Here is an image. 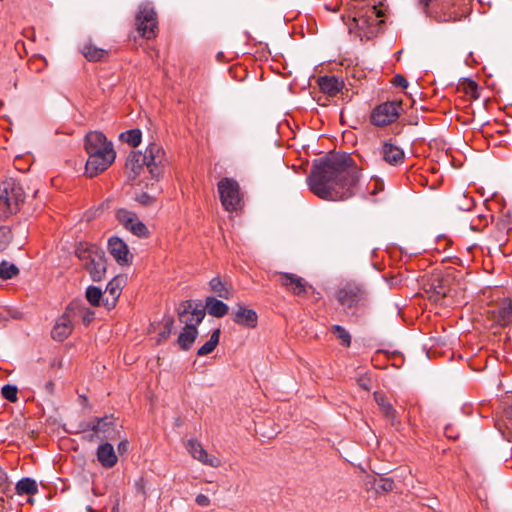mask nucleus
Segmentation results:
<instances>
[{
  "instance_id": "46",
  "label": "nucleus",
  "mask_w": 512,
  "mask_h": 512,
  "mask_svg": "<svg viewBox=\"0 0 512 512\" xmlns=\"http://www.w3.org/2000/svg\"><path fill=\"white\" fill-rule=\"evenodd\" d=\"M195 502L201 507H207L210 505L209 497L204 494H198L196 496Z\"/></svg>"
},
{
  "instance_id": "5",
  "label": "nucleus",
  "mask_w": 512,
  "mask_h": 512,
  "mask_svg": "<svg viewBox=\"0 0 512 512\" xmlns=\"http://www.w3.org/2000/svg\"><path fill=\"white\" fill-rule=\"evenodd\" d=\"M335 298L343 308L355 310L367 303L368 294L362 284L349 281L337 289Z\"/></svg>"
},
{
  "instance_id": "40",
  "label": "nucleus",
  "mask_w": 512,
  "mask_h": 512,
  "mask_svg": "<svg viewBox=\"0 0 512 512\" xmlns=\"http://www.w3.org/2000/svg\"><path fill=\"white\" fill-rule=\"evenodd\" d=\"M501 423L505 429L508 430L509 434L512 436V406H509L504 409Z\"/></svg>"
},
{
  "instance_id": "48",
  "label": "nucleus",
  "mask_w": 512,
  "mask_h": 512,
  "mask_svg": "<svg viewBox=\"0 0 512 512\" xmlns=\"http://www.w3.org/2000/svg\"><path fill=\"white\" fill-rule=\"evenodd\" d=\"M128 445H129V443H128V441H127V440H123V441H121V442L118 444V447H117V448H118V452H119L120 454L126 453V452H127V450H128Z\"/></svg>"
},
{
  "instance_id": "39",
  "label": "nucleus",
  "mask_w": 512,
  "mask_h": 512,
  "mask_svg": "<svg viewBox=\"0 0 512 512\" xmlns=\"http://www.w3.org/2000/svg\"><path fill=\"white\" fill-rule=\"evenodd\" d=\"M12 240V232L9 226H0V252L5 250Z\"/></svg>"
},
{
  "instance_id": "43",
  "label": "nucleus",
  "mask_w": 512,
  "mask_h": 512,
  "mask_svg": "<svg viewBox=\"0 0 512 512\" xmlns=\"http://www.w3.org/2000/svg\"><path fill=\"white\" fill-rule=\"evenodd\" d=\"M433 1L434 0H418L419 7L428 17H430V12L433 11L435 7V3H433Z\"/></svg>"
},
{
  "instance_id": "32",
  "label": "nucleus",
  "mask_w": 512,
  "mask_h": 512,
  "mask_svg": "<svg viewBox=\"0 0 512 512\" xmlns=\"http://www.w3.org/2000/svg\"><path fill=\"white\" fill-rule=\"evenodd\" d=\"M15 489L18 495H35L38 492L37 483L31 478L19 480Z\"/></svg>"
},
{
  "instance_id": "2",
  "label": "nucleus",
  "mask_w": 512,
  "mask_h": 512,
  "mask_svg": "<svg viewBox=\"0 0 512 512\" xmlns=\"http://www.w3.org/2000/svg\"><path fill=\"white\" fill-rule=\"evenodd\" d=\"M84 147L88 155L85 174L90 178L108 169L116 158L113 143L108 141L102 132L91 131L87 133Z\"/></svg>"
},
{
  "instance_id": "3",
  "label": "nucleus",
  "mask_w": 512,
  "mask_h": 512,
  "mask_svg": "<svg viewBox=\"0 0 512 512\" xmlns=\"http://www.w3.org/2000/svg\"><path fill=\"white\" fill-rule=\"evenodd\" d=\"M471 0H439L435 3L430 18L437 22H456L470 12Z\"/></svg>"
},
{
  "instance_id": "28",
  "label": "nucleus",
  "mask_w": 512,
  "mask_h": 512,
  "mask_svg": "<svg viewBox=\"0 0 512 512\" xmlns=\"http://www.w3.org/2000/svg\"><path fill=\"white\" fill-rule=\"evenodd\" d=\"M210 289L218 297L223 299H230L233 295V290L230 285L223 282L220 277H214L209 282Z\"/></svg>"
},
{
  "instance_id": "6",
  "label": "nucleus",
  "mask_w": 512,
  "mask_h": 512,
  "mask_svg": "<svg viewBox=\"0 0 512 512\" xmlns=\"http://www.w3.org/2000/svg\"><path fill=\"white\" fill-rule=\"evenodd\" d=\"M217 190L223 208L235 212L242 208L243 197L239 183L230 177H224L217 183Z\"/></svg>"
},
{
  "instance_id": "7",
  "label": "nucleus",
  "mask_w": 512,
  "mask_h": 512,
  "mask_svg": "<svg viewBox=\"0 0 512 512\" xmlns=\"http://www.w3.org/2000/svg\"><path fill=\"white\" fill-rule=\"evenodd\" d=\"M136 28L139 35L147 40L153 39L158 34L157 14L150 3L139 5L136 15Z\"/></svg>"
},
{
  "instance_id": "47",
  "label": "nucleus",
  "mask_w": 512,
  "mask_h": 512,
  "mask_svg": "<svg viewBox=\"0 0 512 512\" xmlns=\"http://www.w3.org/2000/svg\"><path fill=\"white\" fill-rule=\"evenodd\" d=\"M138 201L143 205H149L154 202V198L147 193H142L139 195Z\"/></svg>"
},
{
  "instance_id": "35",
  "label": "nucleus",
  "mask_w": 512,
  "mask_h": 512,
  "mask_svg": "<svg viewBox=\"0 0 512 512\" xmlns=\"http://www.w3.org/2000/svg\"><path fill=\"white\" fill-rule=\"evenodd\" d=\"M121 138L130 146L137 147L141 143L142 133L139 129H132L123 133Z\"/></svg>"
},
{
  "instance_id": "51",
  "label": "nucleus",
  "mask_w": 512,
  "mask_h": 512,
  "mask_svg": "<svg viewBox=\"0 0 512 512\" xmlns=\"http://www.w3.org/2000/svg\"><path fill=\"white\" fill-rule=\"evenodd\" d=\"M469 83H470V85H471L472 87H474V88H476V87H477V85H476V83H475L474 81H470Z\"/></svg>"
},
{
  "instance_id": "15",
  "label": "nucleus",
  "mask_w": 512,
  "mask_h": 512,
  "mask_svg": "<svg viewBox=\"0 0 512 512\" xmlns=\"http://www.w3.org/2000/svg\"><path fill=\"white\" fill-rule=\"evenodd\" d=\"M108 251L121 266L129 265L133 261V254L130 252L128 245L117 236L108 240Z\"/></svg>"
},
{
  "instance_id": "53",
  "label": "nucleus",
  "mask_w": 512,
  "mask_h": 512,
  "mask_svg": "<svg viewBox=\"0 0 512 512\" xmlns=\"http://www.w3.org/2000/svg\"><path fill=\"white\" fill-rule=\"evenodd\" d=\"M47 386H48V388H52L53 385H52V383H48Z\"/></svg>"
},
{
  "instance_id": "21",
  "label": "nucleus",
  "mask_w": 512,
  "mask_h": 512,
  "mask_svg": "<svg viewBox=\"0 0 512 512\" xmlns=\"http://www.w3.org/2000/svg\"><path fill=\"white\" fill-rule=\"evenodd\" d=\"M233 321L240 326L255 328L258 323V316L254 310L239 306L234 313Z\"/></svg>"
},
{
  "instance_id": "41",
  "label": "nucleus",
  "mask_w": 512,
  "mask_h": 512,
  "mask_svg": "<svg viewBox=\"0 0 512 512\" xmlns=\"http://www.w3.org/2000/svg\"><path fill=\"white\" fill-rule=\"evenodd\" d=\"M2 396L10 402L17 400V388L13 385H4L2 387Z\"/></svg>"
},
{
  "instance_id": "24",
  "label": "nucleus",
  "mask_w": 512,
  "mask_h": 512,
  "mask_svg": "<svg viewBox=\"0 0 512 512\" xmlns=\"http://www.w3.org/2000/svg\"><path fill=\"white\" fill-rule=\"evenodd\" d=\"M72 318H80L84 325L88 326L95 317V313L90 308L80 302H71L68 306Z\"/></svg>"
},
{
  "instance_id": "16",
  "label": "nucleus",
  "mask_w": 512,
  "mask_h": 512,
  "mask_svg": "<svg viewBox=\"0 0 512 512\" xmlns=\"http://www.w3.org/2000/svg\"><path fill=\"white\" fill-rule=\"evenodd\" d=\"M276 276H278L279 284L292 294L302 296L307 292L308 283L296 274L278 272Z\"/></svg>"
},
{
  "instance_id": "19",
  "label": "nucleus",
  "mask_w": 512,
  "mask_h": 512,
  "mask_svg": "<svg viewBox=\"0 0 512 512\" xmlns=\"http://www.w3.org/2000/svg\"><path fill=\"white\" fill-rule=\"evenodd\" d=\"M94 258L90 263L85 264V269L89 272L93 281L99 282L103 280L106 273V258L102 251L101 253L94 254Z\"/></svg>"
},
{
  "instance_id": "50",
  "label": "nucleus",
  "mask_w": 512,
  "mask_h": 512,
  "mask_svg": "<svg viewBox=\"0 0 512 512\" xmlns=\"http://www.w3.org/2000/svg\"><path fill=\"white\" fill-rule=\"evenodd\" d=\"M7 476L4 472L0 471V488L6 484Z\"/></svg>"
},
{
  "instance_id": "44",
  "label": "nucleus",
  "mask_w": 512,
  "mask_h": 512,
  "mask_svg": "<svg viewBox=\"0 0 512 512\" xmlns=\"http://www.w3.org/2000/svg\"><path fill=\"white\" fill-rule=\"evenodd\" d=\"M368 189L371 194H376L378 191H382L384 189V183L378 178L371 179L368 184Z\"/></svg>"
},
{
  "instance_id": "4",
  "label": "nucleus",
  "mask_w": 512,
  "mask_h": 512,
  "mask_svg": "<svg viewBox=\"0 0 512 512\" xmlns=\"http://www.w3.org/2000/svg\"><path fill=\"white\" fill-rule=\"evenodd\" d=\"M24 191L13 179L0 184V217H8L19 211L24 202Z\"/></svg>"
},
{
  "instance_id": "34",
  "label": "nucleus",
  "mask_w": 512,
  "mask_h": 512,
  "mask_svg": "<svg viewBox=\"0 0 512 512\" xmlns=\"http://www.w3.org/2000/svg\"><path fill=\"white\" fill-rule=\"evenodd\" d=\"M82 53L88 61H99L107 55L106 50L98 48L92 44L84 45L82 48Z\"/></svg>"
},
{
  "instance_id": "37",
  "label": "nucleus",
  "mask_w": 512,
  "mask_h": 512,
  "mask_svg": "<svg viewBox=\"0 0 512 512\" xmlns=\"http://www.w3.org/2000/svg\"><path fill=\"white\" fill-rule=\"evenodd\" d=\"M86 298L88 302L93 306H99L101 300H104L101 289L95 286H89L87 288Z\"/></svg>"
},
{
  "instance_id": "30",
  "label": "nucleus",
  "mask_w": 512,
  "mask_h": 512,
  "mask_svg": "<svg viewBox=\"0 0 512 512\" xmlns=\"http://www.w3.org/2000/svg\"><path fill=\"white\" fill-rule=\"evenodd\" d=\"M197 328L184 327L178 337V344L183 350H189L197 337Z\"/></svg>"
},
{
  "instance_id": "20",
  "label": "nucleus",
  "mask_w": 512,
  "mask_h": 512,
  "mask_svg": "<svg viewBox=\"0 0 512 512\" xmlns=\"http://www.w3.org/2000/svg\"><path fill=\"white\" fill-rule=\"evenodd\" d=\"M88 427L94 434L103 438L111 437V433L114 431V423L112 417L109 416L90 421Z\"/></svg>"
},
{
  "instance_id": "31",
  "label": "nucleus",
  "mask_w": 512,
  "mask_h": 512,
  "mask_svg": "<svg viewBox=\"0 0 512 512\" xmlns=\"http://www.w3.org/2000/svg\"><path fill=\"white\" fill-rule=\"evenodd\" d=\"M109 294V296L111 297L109 299V297H106L104 300H103V304L107 307V308H112L115 306L116 304V301L118 299V297L120 296V293H121V288L119 286V283L116 279H113L111 280L107 287H106V290H105V294Z\"/></svg>"
},
{
  "instance_id": "38",
  "label": "nucleus",
  "mask_w": 512,
  "mask_h": 512,
  "mask_svg": "<svg viewBox=\"0 0 512 512\" xmlns=\"http://www.w3.org/2000/svg\"><path fill=\"white\" fill-rule=\"evenodd\" d=\"M331 330L345 347L350 346L351 335L344 327H342L340 325H333L331 327Z\"/></svg>"
},
{
  "instance_id": "29",
  "label": "nucleus",
  "mask_w": 512,
  "mask_h": 512,
  "mask_svg": "<svg viewBox=\"0 0 512 512\" xmlns=\"http://www.w3.org/2000/svg\"><path fill=\"white\" fill-rule=\"evenodd\" d=\"M145 167V157L141 151H133L127 158L126 168L134 173V177L139 175Z\"/></svg>"
},
{
  "instance_id": "45",
  "label": "nucleus",
  "mask_w": 512,
  "mask_h": 512,
  "mask_svg": "<svg viewBox=\"0 0 512 512\" xmlns=\"http://www.w3.org/2000/svg\"><path fill=\"white\" fill-rule=\"evenodd\" d=\"M392 83L395 85V86H398V87H402V88H407L408 86V81L407 79L402 76V75H396L393 80H392Z\"/></svg>"
},
{
  "instance_id": "8",
  "label": "nucleus",
  "mask_w": 512,
  "mask_h": 512,
  "mask_svg": "<svg viewBox=\"0 0 512 512\" xmlns=\"http://www.w3.org/2000/svg\"><path fill=\"white\" fill-rule=\"evenodd\" d=\"M401 101H386L376 106L371 113V123L378 127L387 126L400 115Z\"/></svg>"
},
{
  "instance_id": "49",
  "label": "nucleus",
  "mask_w": 512,
  "mask_h": 512,
  "mask_svg": "<svg viewBox=\"0 0 512 512\" xmlns=\"http://www.w3.org/2000/svg\"><path fill=\"white\" fill-rule=\"evenodd\" d=\"M435 293H436L435 300H438L441 297H446L448 291L444 287L440 286L439 289L435 291Z\"/></svg>"
},
{
  "instance_id": "9",
  "label": "nucleus",
  "mask_w": 512,
  "mask_h": 512,
  "mask_svg": "<svg viewBox=\"0 0 512 512\" xmlns=\"http://www.w3.org/2000/svg\"><path fill=\"white\" fill-rule=\"evenodd\" d=\"M142 156L145 157V167L154 179H159L164 171L165 152L157 143H151L147 146Z\"/></svg>"
},
{
  "instance_id": "1",
  "label": "nucleus",
  "mask_w": 512,
  "mask_h": 512,
  "mask_svg": "<svg viewBox=\"0 0 512 512\" xmlns=\"http://www.w3.org/2000/svg\"><path fill=\"white\" fill-rule=\"evenodd\" d=\"M359 170L347 154L332 155L315 165L307 177L313 194L327 201H343L355 194Z\"/></svg>"
},
{
  "instance_id": "25",
  "label": "nucleus",
  "mask_w": 512,
  "mask_h": 512,
  "mask_svg": "<svg viewBox=\"0 0 512 512\" xmlns=\"http://www.w3.org/2000/svg\"><path fill=\"white\" fill-rule=\"evenodd\" d=\"M204 310H207L208 314L213 317L222 318L228 313L229 307L223 301L218 300L213 296H209L205 300Z\"/></svg>"
},
{
  "instance_id": "10",
  "label": "nucleus",
  "mask_w": 512,
  "mask_h": 512,
  "mask_svg": "<svg viewBox=\"0 0 512 512\" xmlns=\"http://www.w3.org/2000/svg\"><path fill=\"white\" fill-rule=\"evenodd\" d=\"M493 324L507 326L512 320V300L509 297H499L489 305L487 310Z\"/></svg>"
},
{
  "instance_id": "11",
  "label": "nucleus",
  "mask_w": 512,
  "mask_h": 512,
  "mask_svg": "<svg viewBox=\"0 0 512 512\" xmlns=\"http://www.w3.org/2000/svg\"><path fill=\"white\" fill-rule=\"evenodd\" d=\"M381 16L382 12L376 6H367L359 10L353 20L360 30L374 32L383 22Z\"/></svg>"
},
{
  "instance_id": "22",
  "label": "nucleus",
  "mask_w": 512,
  "mask_h": 512,
  "mask_svg": "<svg viewBox=\"0 0 512 512\" xmlns=\"http://www.w3.org/2000/svg\"><path fill=\"white\" fill-rule=\"evenodd\" d=\"M97 460L104 468H112L117 464L118 458L110 443L106 442L98 447Z\"/></svg>"
},
{
  "instance_id": "17",
  "label": "nucleus",
  "mask_w": 512,
  "mask_h": 512,
  "mask_svg": "<svg viewBox=\"0 0 512 512\" xmlns=\"http://www.w3.org/2000/svg\"><path fill=\"white\" fill-rule=\"evenodd\" d=\"M374 400L380 408L382 415L394 427H398L401 422L398 417L397 411L393 405L388 401L387 397L382 392H374Z\"/></svg>"
},
{
  "instance_id": "12",
  "label": "nucleus",
  "mask_w": 512,
  "mask_h": 512,
  "mask_svg": "<svg viewBox=\"0 0 512 512\" xmlns=\"http://www.w3.org/2000/svg\"><path fill=\"white\" fill-rule=\"evenodd\" d=\"M116 218L132 234L142 238L149 236L148 228L134 212L121 208L116 211Z\"/></svg>"
},
{
  "instance_id": "18",
  "label": "nucleus",
  "mask_w": 512,
  "mask_h": 512,
  "mask_svg": "<svg viewBox=\"0 0 512 512\" xmlns=\"http://www.w3.org/2000/svg\"><path fill=\"white\" fill-rule=\"evenodd\" d=\"M72 320L73 318L67 308L65 313L57 319L52 329L51 334L53 339L58 341H63L66 339L73 330Z\"/></svg>"
},
{
  "instance_id": "36",
  "label": "nucleus",
  "mask_w": 512,
  "mask_h": 512,
  "mask_svg": "<svg viewBox=\"0 0 512 512\" xmlns=\"http://www.w3.org/2000/svg\"><path fill=\"white\" fill-rule=\"evenodd\" d=\"M19 269L12 263H8L3 261L0 263V278L1 279H11L18 275Z\"/></svg>"
},
{
  "instance_id": "23",
  "label": "nucleus",
  "mask_w": 512,
  "mask_h": 512,
  "mask_svg": "<svg viewBox=\"0 0 512 512\" xmlns=\"http://www.w3.org/2000/svg\"><path fill=\"white\" fill-rule=\"evenodd\" d=\"M381 155L385 162L390 165H399L404 160L403 150L389 142H385L382 145Z\"/></svg>"
},
{
  "instance_id": "33",
  "label": "nucleus",
  "mask_w": 512,
  "mask_h": 512,
  "mask_svg": "<svg viewBox=\"0 0 512 512\" xmlns=\"http://www.w3.org/2000/svg\"><path fill=\"white\" fill-rule=\"evenodd\" d=\"M220 334H221L220 329L219 328L215 329L212 332L210 339L198 349L197 355L205 356V355L210 354L218 345Z\"/></svg>"
},
{
  "instance_id": "26",
  "label": "nucleus",
  "mask_w": 512,
  "mask_h": 512,
  "mask_svg": "<svg viewBox=\"0 0 512 512\" xmlns=\"http://www.w3.org/2000/svg\"><path fill=\"white\" fill-rule=\"evenodd\" d=\"M320 90L329 96H335L342 88L343 82L335 76H323L318 79Z\"/></svg>"
},
{
  "instance_id": "14",
  "label": "nucleus",
  "mask_w": 512,
  "mask_h": 512,
  "mask_svg": "<svg viewBox=\"0 0 512 512\" xmlns=\"http://www.w3.org/2000/svg\"><path fill=\"white\" fill-rule=\"evenodd\" d=\"M185 447L193 459L199 461L203 465L213 468H218L221 465V460L207 453L202 444L195 439H190L186 442Z\"/></svg>"
},
{
  "instance_id": "52",
  "label": "nucleus",
  "mask_w": 512,
  "mask_h": 512,
  "mask_svg": "<svg viewBox=\"0 0 512 512\" xmlns=\"http://www.w3.org/2000/svg\"><path fill=\"white\" fill-rule=\"evenodd\" d=\"M137 486L139 487V489L142 491V493H145V490L143 489V486H140L139 484H137Z\"/></svg>"
},
{
  "instance_id": "27",
  "label": "nucleus",
  "mask_w": 512,
  "mask_h": 512,
  "mask_svg": "<svg viewBox=\"0 0 512 512\" xmlns=\"http://www.w3.org/2000/svg\"><path fill=\"white\" fill-rule=\"evenodd\" d=\"M101 252L102 250L96 245L89 243H79L75 249L76 256L83 262L84 266L92 261L94 254L96 255Z\"/></svg>"
},
{
  "instance_id": "42",
  "label": "nucleus",
  "mask_w": 512,
  "mask_h": 512,
  "mask_svg": "<svg viewBox=\"0 0 512 512\" xmlns=\"http://www.w3.org/2000/svg\"><path fill=\"white\" fill-rule=\"evenodd\" d=\"M394 481L392 479H380L379 483L377 484L376 490L377 491H383V492H390L394 489Z\"/></svg>"
},
{
  "instance_id": "13",
  "label": "nucleus",
  "mask_w": 512,
  "mask_h": 512,
  "mask_svg": "<svg viewBox=\"0 0 512 512\" xmlns=\"http://www.w3.org/2000/svg\"><path fill=\"white\" fill-rule=\"evenodd\" d=\"M178 316L180 322L185 324V327L192 326L197 328L205 317V310L194 306L191 301H185L178 307Z\"/></svg>"
}]
</instances>
